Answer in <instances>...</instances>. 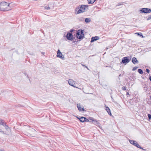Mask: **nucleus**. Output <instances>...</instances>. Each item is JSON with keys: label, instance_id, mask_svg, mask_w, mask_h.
I'll return each mask as SVG.
<instances>
[{"label": "nucleus", "instance_id": "7c9ffc66", "mask_svg": "<svg viewBox=\"0 0 151 151\" xmlns=\"http://www.w3.org/2000/svg\"><path fill=\"white\" fill-rule=\"evenodd\" d=\"M151 19V16H150L148 17L147 20H149Z\"/></svg>", "mask_w": 151, "mask_h": 151}, {"label": "nucleus", "instance_id": "72a5a7b5", "mask_svg": "<svg viewBox=\"0 0 151 151\" xmlns=\"http://www.w3.org/2000/svg\"><path fill=\"white\" fill-rule=\"evenodd\" d=\"M92 119H94V118H89V121H90V120H91V121H92Z\"/></svg>", "mask_w": 151, "mask_h": 151}, {"label": "nucleus", "instance_id": "5701e85b", "mask_svg": "<svg viewBox=\"0 0 151 151\" xmlns=\"http://www.w3.org/2000/svg\"><path fill=\"white\" fill-rule=\"evenodd\" d=\"M5 123H4V121L2 120H0V124L1 125H2L3 126L5 124Z\"/></svg>", "mask_w": 151, "mask_h": 151}, {"label": "nucleus", "instance_id": "39448f33", "mask_svg": "<svg viewBox=\"0 0 151 151\" xmlns=\"http://www.w3.org/2000/svg\"><path fill=\"white\" fill-rule=\"evenodd\" d=\"M68 83L69 85L71 86H72L73 87H74L76 88H78V87H76L75 86L76 84V82L74 81L73 79H69L68 81Z\"/></svg>", "mask_w": 151, "mask_h": 151}, {"label": "nucleus", "instance_id": "e433bc0d", "mask_svg": "<svg viewBox=\"0 0 151 151\" xmlns=\"http://www.w3.org/2000/svg\"><path fill=\"white\" fill-rule=\"evenodd\" d=\"M129 93L128 92H127V95H129Z\"/></svg>", "mask_w": 151, "mask_h": 151}, {"label": "nucleus", "instance_id": "bb28decb", "mask_svg": "<svg viewBox=\"0 0 151 151\" xmlns=\"http://www.w3.org/2000/svg\"><path fill=\"white\" fill-rule=\"evenodd\" d=\"M136 34H137L139 35L142 36V37H143V36L142 35V33H136Z\"/></svg>", "mask_w": 151, "mask_h": 151}, {"label": "nucleus", "instance_id": "4c0bfd02", "mask_svg": "<svg viewBox=\"0 0 151 151\" xmlns=\"http://www.w3.org/2000/svg\"><path fill=\"white\" fill-rule=\"evenodd\" d=\"M82 65L83 66H85H85H86V65H83V64H82Z\"/></svg>", "mask_w": 151, "mask_h": 151}, {"label": "nucleus", "instance_id": "7ed1b4c3", "mask_svg": "<svg viewBox=\"0 0 151 151\" xmlns=\"http://www.w3.org/2000/svg\"><path fill=\"white\" fill-rule=\"evenodd\" d=\"M24 130L27 132V135L32 137H34L36 134V132L34 129L31 128L29 126H27L24 128Z\"/></svg>", "mask_w": 151, "mask_h": 151}, {"label": "nucleus", "instance_id": "473e14b6", "mask_svg": "<svg viewBox=\"0 0 151 151\" xmlns=\"http://www.w3.org/2000/svg\"><path fill=\"white\" fill-rule=\"evenodd\" d=\"M146 72L148 73H149V72H150V70L149 69H146Z\"/></svg>", "mask_w": 151, "mask_h": 151}, {"label": "nucleus", "instance_id": "f704fd0d", "mask_svg": "<svg viewBox=\"0 0 151 151\" xmlns=\"http://www.w3.org/2000/svg\"><path fill=\"white\" fill-rule=\"evenodd\" d=\"M150 80L151 81V76H150L149 78Z\"/></svg>", "mask_w": 151, "mask_h": 151}, {"label": "nucleus", "instance_id": "423d86ee", "mask_svg": "<svg viewBox=\"0 0 151 151\" xmlns=\"http://www.w3.org/2000/svg\"><path fill=\"white\" fill-rule=\"evenodd\" d=\"M56 56L57 57L59 58L62 59H63L64 58V56L63 55L62 53L60 52L59 50H58L57 51Z\"/></svg>", "mask_w": 151, "mask_h": 151}, {"label": "nucleus", "instance_id": "412c9836", "mask_svg": "<svg viewBox=\"0 0 151 151\" xmlns=\"http://www.w3.org/2000/svg\"><path fill=\"white\" fill-rule=\"evenodd\" d=\"M89 4L93 3L95 1V0H88Z\"/></svg>", "mask_w": 151, "mask_h": 151}, {"label": "nucleus", "instance_id": "0eeeda50", "mask_svg": "<svg viewBox=\"0 0 151 151\" xmlns=\"http://www.w3.org/2000/svg\"><path fill=\"white\" fill-rule=\"evenodd\" d=\"M141 12L145 13H149L151 11V10L149 8H143L140 10Z\"/></svg>", "mask_w": 151, "mask_h": 151}, {"label": "nucleus", "instance_id": "9b49d317", "mask_svg": "<svg viewBox=\"0 0 151 151\" xmlns=\"http://www.w3.org/2000/svg\"><path fill=\"white\" fill-rule=\"evenodd\" d=\"M99 39V37L98 36H95L94 37H92L91 40V42H94L95 41L98 40Z\"/></svg>", "mask_w": 151, "mask_h": 151}, {"label": "nucleus", "instance_id": "4be33fe9", "mask_svg": "<svg viewBox=\"0 0 151 151\" xmlns=\"http://www.w3.org/2000/svg\"><path fill=\"white\" fill-rule=\"evenodd\" d=\"M45 9L47 10H50V9H52L51 8H50V7L48 5V6H45Z\"/></svg>", "mask_w": 151, "mask_h": 151}, {"label": "nucleus", "instance_id": "ddd939ff", "mask_svg": "<svg viewBox=\"0 0 151 151\" xmlns=\"http://www.w3.org/2000/svg\"><path fill=\"white\" fill-rule=\"evenodd\" d=\"M77 107L79 111H83V108L82 107L80 104H77Z\"/></svg>", "mask_w": 151, "mask_h": 151}, {"label": "nucleus", "instance_id": "f8f14e48", "mask_svg": "<svg viewBox=\"0 0 151 151\" xmlns=\"http://www.w3.org/2000/svg\"><path fill=\"white\" fill-rule=\"evenodd\" d=\"M132 62L134 64L138 63V61L137 60V59L135 57H134L132 58Z\"/></svg>", "mask_w": 151, "mask_h": 151}, {"label": "nucleus", "instance_id": "a878e982", "mask_svg": "<svg viewBox=\"0 0 151 151\" xmlns=\"http://www.w3.org/2000/svg\"><path fill=\"white\" fill-rule=\"evenodd\" d=\"M79 20L80 21H83L84 20V19L83 17H81L79 18Z\"/></svg>", "mask_w": 151, "mask_h": 151}, {"label": "nucleus", "instance_id": "9d476101", "mask_svg": "<svg viewBox=\"0 0 151 151\" xmlns=\"http://www.w3.org/2000/svg\"><path fill=\"white\" fill-rule=\"evenodd\" d=\"M130 60H129L128 57H125L122 60V62L123 63H127L129 62Z\"/></svg>", "mask_w": 151, "mask_h": 151}, {"label": "nucleus", "instance_id": "cd10ccee", "mask_svg": "<svg viewBox=\"0 0 151 151\" xmlns=\"http://www.w3.org/2000/svg\"><path fill=\"white\" fill-rule=\"evenodd\" d=\"M138 68V67H134L132 69V70L134 71L136 70Z\"/></svg>", "mask_w": 151, "mask_h": 151}, {"label": "nucleus", "instance_id": "f03ea898", "mask_svg": "<svg viewBox=\"0 0 151 151\" xmlns=\"http://www.w3.org/2000/svg\"><path fill=\"white\" fill-rule=\"evenodd\" d=\"M88 7V6L87 5H81L79 6L75 9V14H78L85 12Z\"/></svg>", "mask_w": 151, "mask_h": 151}, {"label": "nucleus", "instance_id": "1a4fd4ad", "mask_svg": "<svg viewBox=\"0 0 151 151\" xmlns=\"http://www.w3.org/2000/svg\"><path fill=\"white\" fill-rule=\"evenodd\" d=\"M5 127V128L6 130V131L7 132V133H8V134H6V135H9L11 132V129L10 128H9V127L7 125H6V124H5L4 125H3Z\"/></svg>", "mask_w": 151, "mask_h": 151}, {"label": "nucleus", "instance_id": "aec40b11", "mask_svg": "<svg viewBox=\"0 0 151 151\" xmlns=\"http://www.w3.org/2000/svg\"><path fill=\"white\" fill-rule=\"evenodd\" d=\"M85 118L83 117H81L79 119L80 121L81 122H85Z\"/></svg>", "mask_w": 151, "mask_h": 151}, {"label": "nucleus", "instance_id": "2f4dec72", "mask_svg": "<svg viewBox=\"0 0 151 151\" xmlns=\"http://www.w3.org/2000/svg\"><path fill=\"white\" fill-rule=\"evenodd\" d=\"M85 122H89V119H86L85 118Z\"/></svg>", "mask_w": 151, "mask_h": 151}, {"label": "nucleus", "instance_id": "f3484780", "mask_svg": "<svg viewBox=\"0 0 151 151\" xmlns=\"http://www.w3.org/2000/svg\"><path fill=\"white\" fill-rule=\"evenodd\" d=\"M133 145L135 146H136L138 148L142 149H143L139 145V144L137 143V142L136 141V142L134 143Z\"/></svg>", "mask_w": 151, "mask_h": 151}, {"label": "nucleus", "instance_id": "2eb2a0df", "mask_svg": "<svg viewBox=\"0 0 151 151\" xmlns=\"http://www.w3.org/2000/svg\"><path fill=\"white\" fill-rule=\"evenodd\" d=\"M48 5L50 7V8H51L52 9L53 8L54 6V3L53 1H51L49 3Z\"/></svg>", "mask_w": 151, "mask_h": 151}, {"label": "nucleus", "instance_id": "dca6fc26", "mask_svg": "<svg viewBox=\"0 0 151 151\" xmlns=\"http://www.w3.org/2000/svg\"><path fill=\"white\" fill-rule=\"evenodd\" d=\"M105 109L108 112L109 115L111 116V112L108 106L106 107Z\"/></svg>", "mask_w": 151, "mask_h": 151}, {"label": "nucleus", "instance_id": "c756f323", "mask_svg": "<svg viewBox=\"0 0 151 151\" xmlns=\"http://www.w3.org/2000/svg\"><path fill=\"white\" fill-rule=\"evenodd\" d=\"M148 116L149 119H151V115H150V114H148Z\"/></svg>", "mask_w": 151, "mask_h": 151}, {"label": "nucleus", "instance_id": "b1692460", "mask_svg": "<svg viewBox=\"0 0 151 151\" xmlns=\"http://www.w3.org/2000/svg\"><path fill=\"white\" fill-rule=\"evenodd\" d=\"M138 72L140 74H142L143 73L142 70L140 69H138Z\"/></svg>", "mask_w": 151, "mask_h": 151}, {"label": "nucleus", "instance_id": "c9c22d12", "mask_svg": "<svg viewBox=\"0 0 151 151\" xmlns=\"http://www.w3.org/2000/svg\"><path fill=\"white\" fill-rule=\"evenodd\" d=\"M85 67L87 69H88V70H89V68H88L86 66H85Z\"/></svg>", "mask_w": 151, "mask_h": 151}, {"label": "nucleus", "instance_id": "4468645a", "mask_svg": "<svg viewBox=\"0 0 151 151\" xmlns=\"http://www.w3.org/2000/svg\"><path fill=\"white\" fill-rule=\"evenodd\" d=\"M92 122H93V123L96 126H99L100 125V124L99 122H98L95 119H92Z\"/></svg>", "mask_w": 151, "mask_h": 151}, {"label": "nucleus", "instance_id": "20e7f679", "mask_svg": "<svg viewBox=\"0 0 151 151\" xmlns=\"http://www.w3.org/2000/svg\"><path fill=\"white\" fill-rule=\"evenodd\" d=\"M76 36L78 39H81L84 36L83 30L81 29L78 30L77 32Z\"/></svg>", "mask_w": 151, "mask_h": 151}, {"label": "nucleus", "instance_id": "f257e3e1", "mask_svg": "<svg viewBox=\"0 0 151 151\" xmlns=\"http://www.w3.org/2000/svg\"><path fill=\"white\" fill-rule=\"evenodd\" d=\"M13 3H8L5 1L0 3V10L2 11H8L11 10L14 6Z\"/></svg>", "mask_w": 151, "mask_h": 151}, {"label": "nucleus", "instance_id": "a211bd4d", "mask_svg": "<svg viewBox=\"0 0 151 151\" xmlns=\"http://www.w3.org/2000/svg\"><path fill=\"white\" fill-rule=\"evenodd\" d=\"M91 21V20L90 18H86L85 19V22L86 23H88L90 22Z\"/></svg>", "mask_w": 151, "mask_h": 151}, {"label": "nucleus", "instance_id": "6ab92c4d", "mask_svg": "<svg viewBox=\"0 0 151 151\" xmlns=\"http://www.w3.org/2000/svg\"><path fill=\"white\" fill-rule=\"evenodd\" d=\"M0 132L1 133L4 134H8V133H7V132L6 131H2V130L1 129H0Z\"/></svg>", "mask_w": 151, "mask_h": 151}, {"label": "nucleus", "instance_id": "393cba45", "mask_svg": "<svg viewBox=\"0 0 151 151\" xmlns=\"http://www.w3.org/2000/svg\"><path fill=\"white\" fill-rule=\"evenodd\" d=\"M129 142L132 145H133L134 142H136V141L132 140H129Z\"/></svg>", "mask_w": 151, "mask_h": 151}, {"label": "nucleus", "instance_id": "ea45409f", "mask_svg": "<svg viewBox=\"0 0 151 151\" xmlns=\"http://www.w3.org/2000/svg\"><path fill=\"white\" fill-rule=\"evenodd\" d=\"M96 1V0H95V1Z\"/></svg>", "mask_w": 151, "mask_h": 151}, {"label": "nucleus", "instance_id": "c85d7f7f", "mask_svg": "<svg viewBox=\"0 0 151 151\" xmlns=\"http://www.w3.org/2000/svg\"><path fill=\"white\" fill-rule=\"evenodd\" d=\"M122 89L123 90L125 91L126 90V87L125 86H123L122 88Z\"/></svg>", "mask_w": 151, "mask_h": 151}, {"label": "nucleus", "instance_id": "58836bf2", "mask_svg": "<svg viewBox=\"0 0 151 151\" xmlns=\"http://www.w3.org/2000/svg\"><path fill=\"white\" fill-rule=\"evenodd\" d=\"M0 151H3L2 150H0Z\"/></svg>", "mask_w": 151, "mask_h": 151}, {"label": "nucleus", "instance_id": "6e6552de", "mask_svg": "<svg viewBox=\"0 0 151 151\" xmlns=\"http://www.w3.org/2000/svg\"><path fill=\"white\" fill-rule=\"evenodd\" d=\"M67 38L69 40H72L73 39V36L71 33H68L66 36Z\"/></svg>", "mask_w": 151, "mask_h": 151}]
</instances>
